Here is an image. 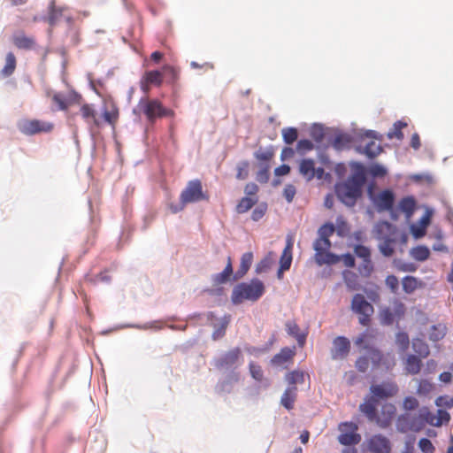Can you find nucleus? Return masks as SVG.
<instances>
[{
    "mask_svg": "<svg viewBox=\"0 0 453 453\" xmlns=\"http://www.w3.org/2000/svg\"><path fill=\"white\" fill-rule=\"evenodd\" d=\"M335 231L333 223H326L318 230V237L313 242L315 250L314 259L319 265H335L342 261L347 267L355 266V257L353 255L347 253L342 256H337L330 252L332 246L330 237Z\"/></svg>",
    "mask_w": 453,
    "mask_h": 453,
    "instance_id": "obj_1",
    "label": "nucleus"
},
{
    "mask_svg": "<svg viewBox=\"0 0 453 453\" xmlns=\"http://www.w3.org/2000/svg\"><path fill=\"white\" fill-rule=\"evenodd\" d=\"M365 182V173L363 165L357 164L352 174L344 182L335 186V193L340 201L347 206H353L362 194Z\"/></svg>",
    "mask_w": 453,
    "mask_h": 453,
    "instance_id": "obj_2",
    "label": "nucleus"
},
{
    "mask_svg": "<svg viewBox=\"0 0 453 453\" xmlns=\"http://www.w3.org/2000/svg\"><path fill=\"white\" fill-rule=\"evenodd\" d=\"M375 231L376 238L380 241L378 245L380 252L386 257H392L400 236L399 231L387 221L379 222L375 226Z\"/></svg>",
    "mask_w": 453,
    "mask_h": 453,
    "instance_id": "obj_3",
    "label": "nucleus"
},
{
    "mask_svg": "<svg viewBox=\"0 0 453 453\" xmlns=\"http://www.w3.org/2000/svg\"><path fill=\"white\" fill-rule=\"evenodd\" d=\"M209 196L203 190L202 181L198 179L189 180L180 195V203L171 204L170 210L173 213L182 211L188 203L200 201H208Z\"/></svg>",
    "mask_w": 453,
    "mask_h": 453,
    "instance_id": "obj_4",
    "label": "nucleus"
},
{
    "mask_svg": "<svg viewBox=\"0 0 453 453\" xmlns=\"http://www.w3.org/2000/svg\"><path fill=\"white\" fill-rule=\"evenodd\" d=\"M265 293V285L258 279H253L250 282H242L236 285L232 292L233 303L240 304L246 300L255 302Z\"/></svg>",
    "mask_w": 453,
    "mask_h": 453,
    "instance_id": "obj_5",
    "label": "nucleus"
},
{
    "mask_svg": "<svg viewBox=\"0 0 453 453\" xmlns=\"http://www.w3.org/2000/svg\"><path fill=\"white\" fill-rule=\"evenodd\" d=\"M434 416L427 408L419 410L418 414L405 413L397 419V429L402 433L418 432L426 423L434 424Z\"/></svg>",
    "mask_w": 453,
    "mask_h": 453,
    "instance_id": "obj_6",
    "label": "nucleus"
},
{
    "mask_svg": "<svg viewBox=\"0 0 453 453\" xmlns=\"http://www.w3.org/2000/svg\"><path fill=\"white\" fill-rule=\"evenodd\" d=\"M373 337L374 335L367 330L356 339L355 343L357 346H361L369 351L370 359L374 367H383L386 370H390L395 365L394 355L390 353L383 354L376 349L369 348L366 342Z\"/></svg>",
    "mask_w": 453,
    "mask_h": 453,
    "instance_id": "obj_7",
    "label": "nucleus"
},
{
    "mask_svg": "<svg viewBox=\"0 0 453 453\" xmlns=\"http://www.w3.org/2000/svg\"><path fill=\"white\" fill-rule=\"evenodd\" d=\"M136 111L138 113H142L150 123H154L157 119L173 115V111L164 107L157 99H140L137 109L134 111Z\"/></svg>",
    "mask_w": 453,
    "mask_h": 453,
    "instance_id": "obj_8",
    "label": "nucleus"
},
{
    "mask_svg": "<svg viewBox=\"0 0 453 453\" xmlns=\"http://www.w3.org/2000/svg\"><path fill=\"white\" fill-rule=\"evenodd\" d=\"M350 308L354 313L357 314L358 321L362 326H369L371 317L374 313V308L362 294L354 295Z\"/></svg>",
    "mask_w": 453,
    "mask_h": 453,
    "instance_id": "obj_9",
    "label": "nucleus"
},
{
    "mask_svg": "<svg viewBox=\"0 0 453 453\" xmlns=\"http://www.w3.org/2000/svg\"><path fill=\"white\" fill-rule=\"evenodd\" d=\"M338 441L344 446L358 444L361 441V435L357 433V425L353 422H342L339 425Z\"/></svg>",
    "mask_w": 453,
    "mask_h": 453,
    "instance_id": "obj_10",
    "label": "nucleus"
},
{
    "mask_svg": "<svg viewBox=\"0 0 453 453\" xmlns=\"http://www.w3.org/2000/svg\"><path fill=\"white\" fill-rule=\"evenodd\" d=\"M53 128V123L40 119L25 120L19 127L20 131L27 135H34L39 133H50Z\"/></svg>",
    "mask_w": 453,
    "mask_h": 453,
    "instance_id": "obj_11",
    "label": "nucleus"
},
{
    "mask_svg": "<svg viewBox=\"0 0 453 453\" xmlns=\"http://www.w3.org/2000/svg\"><path fill=\"white\" fill-rule=\"evenodd\" d=\"M370 392L371 396L379 401L395 395L398 392V387L393 381H385L381 384L372 385Z\"/></svg>",
    "mask_w": 453,
    "mask_h": 453,
    "instance_id": "obj_12",
    "label": "nucleus"
},
{
    "mask_svg": "<svg viewBox=\"0 0 453 453\" xmlns=\"http://www.w3.org/2000/svg\"><path fill=\"white\" fill-rule=\"evenodd\" d=\"M367 449L372 453H390L391 442L388 438L382 434H374L367 441Z\"/></svg>",
    "mask_w": 453,
    "mask_h": 453,
    "instance_id": "obj_13",
    "label": "nucleus"
},
{
    "mask_svg": "<svg viewBox=\"0 0 453 453\" xmlns=\"http://www.w3.org/2000/svg\"><path fill=\"white\" fill-rule=\"evenodd\" d=\"M242 357L240 348H234L215 360L218 369H227L235 365Z\"/></svg>",
    "mask_w": 453,
    "mask_h": 453,
    "instance_id": "obj_14",
    "label": "nucleus"
},
{
    "mask_svg": "<svg viewBox=\"0 0 453 453\" xmlns=\"http://www.w3.org/2000/svg\"><path fill=\"white\" fill-rule=\"evenodd\" d=\"M163 73L158 70L147 71L142 75L140 85L141 89L148 93L151 86L160 87L163 83Z\"/></svg>",
    "mask_w": 453,
    "mask_h": 453,
    "instance_id": "obj_15",
    "label": "nucleus"
},
{
    "mask_svg": "<svg viewBox=\"0 0 453 453\" xmlns=\"http://www.w3.org/2000/svg\"><path fill=\"white\" fill-rule=\"evenodd\" d=\"M350 350V342L344 336H337L333 341L331 356L333 359L345 358Z\"/></svg>",
    "mask_w": 453,
    "mask_h": 453,
    "instance_id": "obj_16",
    "label": "nucleus"
},
{
    "mask_svg": "<svg viewBox=\"0 0 453 453\" xmlns=\"http://www.w3.org/2000/svg\"><path fill=\"white\" fill-rule=\"evenodd\" d=\"M51 99L58 105V110L65 111L70 105L81 104V96L74 91L66 96L61 93H55Z\"/></svg>",
    "mask_w": 453,
    "mask_h": 453,
    "instance_id": "obj_17",
    "label": "nucleus"
},
{
    "mask_svg": "<svg viewBox=\"0 0 453 453\" xmlns=\"http://www.w3.org/2000/svg\"><path fill=\"white\" fill-rule=\"evenodd\" d=\"M396 408L392 403H386L381 408V412L377 415L376 424L381 428L388 427L395 415Z\"/></svg>",
    "mask_w": 453,
    "mask_h": 453,
    "instance_id": "obj_18",
    "label": "nucleus"
},
{
    "mask_svg": "<svg viewBox=\"0 0 453 453\" xmlns=\"http://www.w3.org/2000/svg\"><path fill=\"white\" fill-rule=\"evenodd\" d=\"M395 196L391 190L381 191L374 198V203L379 211H390L393 208Z\"/></svg>",
    "mask_w": 453,
    "mask_h": 453,
    "instance_id": "obj_19",
    "label": "nucleus"
},
{
    "mask_svg": "<svg viewBox=\"0 0 453 453\" xmlns=\"http://www.w3.org/2000/svg\"><path fill=\"white\" fill-rule=\"evenodd\" d=\"M296 355L295 347L294 348H283L280 351L274 355L271 359V363L274 366L278 367H287V364L293 360V357Z\"/></svg>",
    "mask_w": 453,
    "mask_h": 453,
    "instance_id": "obj_20",
    "label": "nucleus"
},
{
    "mask_svg": "<svg viewBox=\"0 0 453 453\" xmlns=\"http://www.w3.org/2000/svg\"><path fill=\"white\" fill-rule=\"evenodd\" d=\"M378 401L373 397L367 396L365 402L360 404L359 410L365 415L369 421L376 422Z\"/></svg>",
    "mask_w": 453,
    "mask_h": 453,
    "instance_id": "obj_21",
    "label": "nucleus"
},
{
    "mask_svg": "<svg viewBox=\"0 0 453 453\" xmlns=\"http://www.w3.org/2000/svg\"><path fill=\"white\" fill-rule=\"evenodd\" d=\"M287 333L296 338L298 346L303 348L305 345L306 338L308 335L307 332H300V327L296 321L291 320L286 323Z\"/></svg>",
    "mask_w": 453,
    "mask_h": 453,
    "instance_id": "obj_22",
    "label": "nucleus"
},
{
    "mask_svg": "<svg viewBox=\"0 0 453 453\" xmlns=\"http://www.w3.org/2000/svg\"><path fill=\"white\" fill-rule=\"evenodd\" d=\"M298 170L306 180H311L315 177V161L311 158L302 159L299 162Z\"/></svg>",
    "mask_w": 453,
    "mask_h": 453,
    "instance_id": "obj_23",
    "label": "nucleus"
},
{
    "mask_svg": "<svg viewBox=\"0 0 453 453\" xmlns=\"http://www.w3.org/2000/svg\"><path fill=\"white\" fill-rule=\"evenodd\" d=\"M297 398V388L296 386L288 387L280 398V404L290 411L294 409Z\"/></svg>",
    "mask_w": 453,
    "mask_h": 453,
    "instance_id": "obj_24",
    "label": "nucleus"
},
{
    "mask_svg": "<svg viewBox=\"0 0 453 453\" xmlns=\"http://www.w3.org/2000/svg\"><path fill=\"white\" fill-rule=\"evenodd\" d=\"M13 44L19 50H33L35 47L34 37L27 36L24 33H19L12 37Z\"/></svg>",
    "mask_w": 453,
    "mask_h": 453,
    "instance_id": "obj_25",
    "label": "nucleus"
},
{
    "mask_svg": "<svg viewBox=\"0 0 453 453\" xmlns=\"http://www.w3.org/2000/svg\"><path fill=\"white\" fill-rule=\"evenodd\" d=\"M344 282L350 291L358 290L361 287L358 275L352 272L346 270L342 273Z\"/></svg>",
    "mask_w": 453,
    "mask_h": 453,
    "instance_id": "obj_26",
    "label": "nucleus"
},
{
    "mask_svg": "<svg viewBox=\"0 0 453 453\" xmlns=\"http://www.w3.org/2000/svg\"><path fill=\"white\" fill-rule=\"evenodd\" d=\"M352 138L348 134H339L335 135L332 142L333 147L337 150L349 149L351 145Z\"/></svg>",
    "mask_w": 453,
    "mask_h": 453,
    "instance_id": "obj_27",
    "label": "nucleus"
},
{
    "mask_svg": "<svg viewBox=\"0 0 453 453\" xmlns=\"http://www.w3.org/2000/svg\"><path fill=\"white\" fill-rule=\"evenodd\" d=\"M416 208V201L411 196L403 197L399 203V209L410 219Z\"/></svg>",
    "mask_w": 453,
    "mask_h": 453,
    "instance_id": "obj_28",
    "label": "nucleus"
},
{
    "mask_svg": "<svg viewBox=\"0 0 453 453\" xmlns=\"http://www.w3.org/2000/svg\"><path fill=\"white\" fill-rule=\"evenodd\" d=\"M292 262V242L289 241L280 257V272L288 270Z\"/></svg>",
    "mask_w": 453,
    "mask_h": 453,
    "instance_id": "obj_29",
    "label": "nucleus"
},
{
    "mask_svg": "<svg viewBox=\"0 0 453 453\" xmlns=\"http://www.w3.org/2000/svg\"><path fill=\"white\" fill-rule=\"evenodd\" d=\"M16 65H17V60H16L15 55L12 52H9L5 58V65H4V68L1 70L2 76L3 77L11 76L16 69Z\"/></svg>",
    "mask_w": 453,
    "mask_h": 453,
    "instance_id": "obj_30",
    "label": "nucleus"
},
{
    "mask_svg": "<svg viewBox=\"0 0 453 453\" xmlns=\"http://www.w3.org/2000/svg\"><path fill=\"white\" fill-rule=\"evenodd\" d=\"M81 114L86 121H88V119H92L93 124L96 127H100V121L96 117V112L93 105L88 104H82L81 107Z\"/></svg>",
    "mask_w": 453,
    "mask_h": 453,
    "instance_id": "obj_31",
    "label": "nucleus"
},
{
    "mask_svg": "<svg viewBox=\"0 0 453 453\" xmlns=\"http://www.w3.org/2000/svg\"><path fill=\"white\" fill-rule=\"evenodd\" d=\"M421 360L415 355H410L405 361V369L408 373L418 374L421 369Z\"/></svg>",
    "mask_w": 453,
    "mask_h": 453,
    "instance_id": "obj_32",
    "label": "nucleus"
},
{
    "mask_svg": "<svg viewBox=\"0 0 453 453\" xmlns=\"http://www.w3.org/2000/svg\"><path fill=\"white\" fill-rule=\"evenodd\" d=\"M255 158L262 165H270L271 160L274 157V150L273 147L267 148L266 150H258L254 153Z\"/></svg>",
    "mask_w": 453,
    "mask_h": 453,
    "instance_id": "obj_33",
    "label": "nucleus"
},
{
    "mask_svg": "<svg viewBox=\"0 0 453 453\" xmlns=\"http://www.w3.org/2000/svg\"><path fill=\"white\" fill-rule=\"evenodd\" d=\"M446 333L447 326L444 324L439 323L431 326L428 337L432 342H439L444 338Z\"/></svg>",
    "mask_w": 453,
    "mask_h": 453,
    "instance_id": "obj_34",
    "label": "nucleus"
},
{
    "mask_svg": "<svg viewBox=\"0 0 453 453\" xmlns=\"http://www.w3.org/2000/svg\"><path fill=\"white\" fill-rule=\"evenodd\" d=\"M163 78L165 77L166 81L169 83H175L180 78V70L178 67L165 65L162 69Z\"/></svg>",
    "mask_w": 453,
    "mask_h": 453,
    "instance_id": "obj_35",
    "label": "nucleus"
},
{
    "mask_svg": "<svg viewBox=\"0 0 453 453\" xmlns=\"http://www.w3.org/2000/svg\"><path fill=\"white\" fill-rule=\"evenodd\" d=\"M232 273H233V267H232L231 258L228 257L227 264H226L225 269L221 273H217L213 276V281L217 285L226 283L229 280Z\"/></svg>",
    "mask_w": 453,
    "mask_h": 453,
    "instance_id": "obj_36",
    "label": "nucleus"
},
{
    "mask_svg": "<svg viewBox=\"0 0 453 453\" xmlns=\"http://www.w3.org/2000/svg\"><path fill=\"white\" fill-rule=\"evenodd\" d=\"M253 261V254L252 252H246L242 254L241 257V265L240 268L236 273L238 278H241L246 274L249 269L251 266Z\"/></svg>",
    "mask_w": 453,
    "mask_h": 453,
    "instance_id": "obj_37",
    "label": "nucleus"
},
{
    "mask_svg": "<svg viewBox=\"0 0 453 453\" xmlns=\"http://www.w3.org/2000/svg\"><path fill=\"white\" fill-rule=\"evenodd\" d=\"M63 8H57L55 5V1L52 0L49 6V15L47 20L50 26H54L59 20V19L63 15Z\"/></svg>",
    "mask_w": 453,
    "mask_h": 453,
    "instance_id": "obj_38",
    "label": "nucleus"
},
{
    "mask_svg": "<svg viewBox=\"0 0 453 453\" xmlns=\"http://www.w3.org/2000/svg\"><path fill=\"white\" fill-rule=\"evenodd\" d=\"M411 256L417 261H425L430 256V250L426 246H417L411 250Z\"/></svg>",
    "mask_w": 453,
    "mask_h": 453,
    "instance_id": "obj_39",
    "label": "nucleus"
},
{
    "mask_svg": "<svg viewBox=\"0 0 453 453\" xmlns=\"http://www.w3.org/2000/svg\"><path fill=\"white\" fill-rule=\"evenodd\" d=\"M305 373L303 371L295 370L286 375V380L288 387L303 384L304 382Z\"/></svg>",
    "mask_w": 453,
    "mask_h": 453,
    "instance_id": "obj_40",
    "label": "nucleus"
},
{
    "mask_svg": "<svg viewBox=\"0 0 453 453\" xmlns=\"http://www.w3.org/2000/svg\"><path fill=\"white\" fill-rule=\"evenodd\" d=\"M382 151V147L375 141L368 142L364 148V153L370 158H373L380 155Z\"/></svg>",
    "mask_w": 453,
    "mask_h": 453,
    "instance_id": "obj_41",
    "label": "nucleus"
},
{
    "mask_svg": "<svg viewBox=\"0 0 453 453\" xmlns=\"http://www.w3.org/2000/svg\"><path fill=\"white\" fill-rule=\"evenodd\" d=\"M402 285L405 293L411 294L418 288L419 282L413 276H405L402 280Z\"/></svg>",
    "mask_w": 453,
    "mask_h": 453,
    "instance_id": "obj_42",
    "label": "nucleus"
},
{
    "mask_svg": "<svg viewBox=\"0 0 453 453\" xmlns=\"http://www.w3.org/2000/svg\"><path fill=\"white\" fill-rule=\"evenodd\" d=\"M374 271V265L371 258L364 259L358 266V273L362 277L369 278Z\"/></svg>",
    "mask_w": 453,
    "mask_h": 453,
    "instance_id": "obj_43",
    "label": "nucleus"
},
{
    "mask_svg": "<svg viewBox=\"0 0 453 453\" xmlns=\"http://www.w3.org/2000/svg\"><path fill=\"white\" fill-rule=\"evenodd\" d=\"M412 348L413 350L422 357H426L429 354L428 345L423 340L414 339L412 342Z\"/></svg>",
    "mask_w": 453,
    "mask_h": 453,
    "instance_id": "obj_44",
    "label": "nucleus"
},
{
    "mask_svg": "<svg viewBox=\"0 0 453 453\" xmlns=\"http://www.w3.org/2000/svg\"><path fill=\"white\" fill-rule=\"evenodd\" d=\"M103 117L109 125L114 127L118 119H119V110L114 105L111 110H104L103 112Z\"/></svg>",
    "mask_w": 453,
    "mask_h": 453,
    "instance_id": "obj_45",
    "label": "nucleus"
},
{
    "mask_svg": "<svg viewBox=\"0 0 453 453\" xmlns=\"http://www.w3.org/2000/svg\"><path fill=\"white\" fill-rule=\"evenodd\" d=\"M407 126V124L405 122H403V121H396L394 126H393V128L392 130H390L388 134V137L389 139H392V138H396L398 140H402L403 138V134L402 132V129L403 127H405Z\"/></svg>",
    "mask_w": 453,
    "mask_h": 453,
    "instance_id": "obj_46",
    "label": "nucleus"
},
{
    "mask_svg": "<svg viewBox=\"0 0 453 453\" xmlns=\"http://www.w3.org/2000/svg\"><path fill=\"white\" fill-rule=\"evenodd\" d=\"M256 203L257 199L251 197H243L237 204L236 211L238 213H244L248 211Z\"/></svg>",
    "mask_w": 453,
    "mask_h": 453,
    "instance_id": "obj_47",
    "label": "nucleus"
},
{
    "mask_svg": "<svg viewBox=\"0 0 453 453\" xmlns=\"http://www.w3.org/2000/svg\"><path fill=\"white\" fill-rule=\"evenodd\" d=\"M298 136L297 129L295 127H286L282 129V137L287 144H292Z\"/></svg>",
    "mask_w": 453,
    "mask_h": 453,
    "instance_id": "obj_48",
    "label": "nucleus"
},
{
    "mask_svg": "<svg viewBox=\"0 0 453 453\" xmlns=\"http://www.w3.org/2000/svg\"><path fill=\"white\" fill-rule=\"evenodd\" d=\"M249 369L250 373L254 380L259 382L263 380L264 372L259 365L255 364L254 362H250L249 365Z\"/></svg>",
    "mask_w": 453,
    "mask_h": 453,
    "instance_id": "obj_49",
    "label": "nucleus"
},
{
    "mask_svg": "<svg viewBox=\"0 0 453 453\" xmlns=\"http://www.w3.org/2000/svg\"><path fill=\"white\" fill-rule=\"evenodd\" d=\"M270 177V165H260L259 171L257 173L256 179L260 183H266Z\"/></svg>",
    "mask_w": 453,
    "mask_h": 453,
    "instance_id": "obj_50",
    "label": "nucleus"
},
{
    "mask_svg": "<svg viewBox=\"0 0 453 453\" xmlns=\"http://www.w3.org/2000/svg\"><path fill=\"white\" fill-rule=\"evenodd\" d=\"M434 388V386L432 382L427 380H422L419 381L417 392L418 395H426L433 391Z\"/></svg>",
    "mask_w": 453,
    "mask_h": 453,
    "instance_id": "obj_51",
    "label": "nucleus"
},
{
    "mask_svg": "<svg viewBox=\"0 0 453 453\" xmlns=\"http://www.w3.org/2000/svg\"><path fill=\"white\" fill-rule=\"evenodd\" d=\"M249 166L250 164L248 161H242L237 165V173L236 178L238 180H245L249 176Z\"/></svg>",
    "mask_w": 453,
    "mask_h": 453,
    "instance_id": "obj_52",
    "label": "nucleus"
},
{
    "mask_svg": "<svg viewBox=\"0 0 453 453\" xmlns=\"http://www.w3.org/2000/svg\"><path fill=\"white\" fill-rule=\"evenodd\" d=\"M354 253L357 257L362 258L363 260L371 258V250L364 245H356L354 247Z\"/></svg>",
    "mask_w": 453,
    "mask_h": 453,
    "instance_id": "obj_53",
    "label": "nucleus"
},
{
    "mask_svg": "<svg viewBox=\"0 0 453 453\" xmlns=\"http://www.w3.org/2000/svg\"><path fill=\"white\" fill-rule=\"evenodd\" d=\"M418 447L420 450L424 453H434L435 450L434 446L431 442V441L427 438H422L418 441Z\"/></svg>",
    "mask_w": 453,
    "mask_h": 453,
    "instance_id": "obj_54",
    "label": "nucleus"
},
{
    "mask_svg": "<svg viewBox=\"0 0 453 453\" xmlns=\"http://www.w3.org/2000/svg\"><path fill=\"white\" fill-rule=\"evenodd\" d=\"M312 149H313V143L310 140H307V139L300 140V141H298V142L296 144V150L300 154H303L307 151L311 150Z\"/></svg>",
    "mask_w": 453,
    "mask_h": 453,
    "instance_id": "obj_55",
    "label": "nucleus"
},
{
    "mask_svg": "<svg viewBox=\"0 0 453 453\" xmlns=\"http://www.w3.org/2000/svg\"><path fill=\"white\" fill-rule=\"evenodd\" d=\"M229 323V319H226V318H224L220 323V326L219 328L216 329L213 334H212V338L214 340H218L221 337H223V335L225 334V332H226V326Z\"/></svg>",
    "mask_w": 453,
    "mask_h": 453,
    "instance_id": "obj_56",
    "label": "nucleus"
},
{
    "mask_svg": "<svg viewBox=\"0 0 453 453\" xmlns=\"http://www.w3.org/2000/svg\"><path fill=\"white\" fill-rule=\"evenodd\" d=\"M403 407L406 411H412L418 407V401L413 396H407L404 398Z\"/></svg>",
    "mask_w": 453,
    "mask_h": 453,
    "instance_id": "obj_57",
    "label": "nucleus"
},
{
    "mask_svg": "<svg viewBox=\"0 0 453 453\" xmlns=\"http://www.w3.org/2000/svg\"><path fill=\"white\" fill-rule=\"evenodd\" d=\"M396 343L403 350L407 349L410 344L408 334L406 333H398L396 335Z\"/></svg>",
    "mask_w": 453,
    "mask_h": 453,
    "instance_id": "obj_58",
    "label": "nucleus"
},
{
    "mask_svg": "<svg viewBox=\"0 0 453 453\" xmlns=\"http://www.w3.org/2000/svg\"><path fill=\"white\" fill-rule=\"evenodd\" d=\"M369 173L373 177H383L386 175L387 170L384 166L375 164L370 166Z\"/></svg>",
    "mask_w": 453,
    "mask_h": 453,
    "instance_id": "obj_59",
    "label": "nucleus"
},
{
    "mask_svg": "<svg viewBox=\"0 0 453 453\" xmlns=\"http://www.w3.org/2000/svg\"><path fill=\"white\" fill-rule=\"evenodd\" d=\"M296 189L292 184H288L284 188L283 195L288 203H291L296 196Z\"/></svg>",
    "mask_w": 453,
    "mask_h": 453,
    "instance_id": "obj_60",
    "label": "nucleus"
},
{
    "mask_svg": "<svg viewBox=\"0 0 453 453\" xmlns=\"http://www.w3.org/2000/svg\"><path fill=\"white\" fill-rule=\"evenodd\" d=\"M385 282H386V285L391 289V291L393 293L396 292V290L398 289V286H399V280L396 276L388 275L386 278Z\"/></svg>",
    "mask_w": 453,
    "mask_h": 453,
    "instance_id": "obj_61",
    "label": "nucleus"
},
{
    "mask_svg": "<svg viewBox=\"0 0 453 453\" xmlns=\"http://www.w3.org/2000/svg\"><path fill=\"white\" fill-rule=\"evenodd\" d=\"M356 367L361 372H366L369 367V359L365 357H358L356 361Z\"/></svg>",
    "mask_w": 453,
    "mask_h": 453,
    "instance_id": "obj_62",
    "label": "nucleus"
},
{
    "mask_svg": "<svg viewBox=\"0 0 453 453\" xmlns=\"http://www.w3.org/2000/svg\"><path fill=\"white\" fill-rule=\"evenodd\" d=\"M266 211V205H260L253 210L251 214V219L254 221L259 220Z\"/></svg>",
    "mask_w": 453,
    "mask_h": 453,
    "instance_id": "obj_63",
    "label": "nucleus"
},
{
    "mask_svg": "<svg viewBox=\"0 0 453 453\" xmlns=\"http://www.w3.org/2000/svg\"><path fill=\"white\" fill-rule=\"evenodd\" d=\"M436 404L438 406H445L447 408H451L453 407V397L440 396L436 400Z\"/></svg>",
    "mask_w": 453,
    "mask_h": 453,
    "instance_id": "obj_64",
    "label": "nucleus"
}]
</instances>
